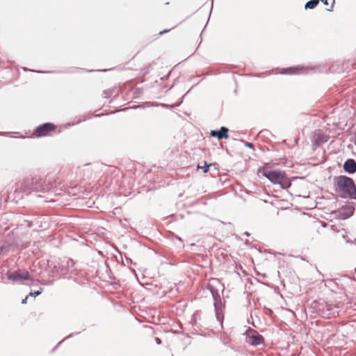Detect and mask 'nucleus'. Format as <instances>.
Here are the masks:
<instances>
[{
	"label": "nucleus",
	"mask_w": 356,
	"mask_h": 356,
	"mask_svg": "<svg viewBox=\"0 0 356 356\" xmlns=\"http://www.w3.org/2000/svg\"><path fill=\"white\" fill-rule=\"evenodd\" d=\"M53 184V179L47 176L35 175L24 178L15 186L13 200L17 203L32 193H47L51 190Z\"/></svg>",
	"instance_id": "obj_1"
},
{
	"label": "nucleus",
	"mask_w": 356,
	"mask_h": 356,
	"mask_svg": "<svg viewBox=\"0 0 356 356\" xmlns=\"http://www.w3.org/2000/svg\"><path fill=\"white\" fill-rule=\"evenodd\" d=\"M217 285L222 286V289H224V285L221 284L219 279L210 278L209 282L207 285V289L210 291L214 301L213 306L216 319L220 325H222L224 320L225 301L222 300Z\"/></svg>",
	"instance_id": "obj_2"
},
{
	"label": "nucleus",
	"mask_w": 356,
	"mask_h": 356,
	"mask_svg": "<svg viewBox=\"0 0 356 356\" xmlns=\"http://www.w3.org/2000/svg\"><path fill=\"white\" fill-rule=\"evenodd\" d=\"M334 190L342 198L356 200V185L354 180L346 175H339L334 179Z\"/></svg>",
	"instance_id": "obj_3"
},
{
	"label": "nucleus",
	"mask_w": 356,
	"mask_h": 356,
	"mask_svg": "<svg viewBox=\"0 0 356 356\" xmlns=\"http://www.w3.org/2000/svg\"><path fill=\"white\" fill-rule=\"evenodd\" d=\"M258 173L268 179L273 184H279L284 179L285 172L280 169H271L268 166L260 167Z\"/></svg>",
	"instance_id": "obj_4"
},
{
	"label": "nucleus",
	"mask_w": 356,
	"mask_h": 356,
	"mask_svg": "<svg viewBox=\"0 0 356 356\" xmlns=\"http://www.w3.org/2000/svg\"><path fill=\"white\" fill-rule=\"evenodd\" d=\"M312 307L316 310V312L323 318H329L332 314V307L323 300H314L312 303Z\"/></svg>",
	"instance_id": "obj_5"
},
{
	"label": "nucleus",
	"mask_w": 356,
	"mask_h": 356,
	"mask_svg": "<svg viewBox=\"0 0 356 356\" xmlns=\"http://www.w3.org/2000/svg\"><path fill=\"white\" fill-rule=\"evenodd\" d=\"M10 252L15 251L22 243L19 236L13 232H8L0 241Z\"/></svg>",
	"instance_id": "obj_6"
},
{
	"label": "nucleus",
	"mask_w": 356,
	"mask_h": 356,
	"mask_svg": "<svg viewBox=\"0 0 356 356\" xmlns=\"http://www.w3.org/2000/svg\"><path fill=\"white\" fill-rule=\"evenodd\" d=\"M7 279L13 282H18L31 280V276L27 270L17 269L16 270H8L6 273Z\"/></svg>",
	"instance_id": "obj_7"
},
{
	"label": "nucleus",
	"mask_w": 356,
	"mask_h": 356,
	"mask_svg": "<svg viewBox=\"0 0 356 356\" xmlns=\"http://www.w3.org/2000/svg\"><path fill=\"white\" fill-rule=\"evenodd\" d=\"M56 126L51 122H44L36 127L33 133L36 137H44L51 135V133L55 131Z\"/></svg>",
	"instance_id": "obj_8"
},
{
	"label": "nucleus",
	"mask_w": 356,
	"mask_h": 356,
	"mask_svg": "<svg viewBox=\"0 0 356 356\" xmlns=\"http://www.w3.org/2000/svg\"><path fill=\"white\" fill-rule=\"evenodd\" d=\"M355 212V207L353 203L344 204L338 210L334 211L337 216L341 220H346L351 217Z\"/></svg>",
	"instance_id": "obj_9"
},
{
	"label": "nucleus",
	"mask_w": 356,
	"mask_h": 356,
	"mask_svg": "<svg viewBox=\"0 0 356 356\" xmlns=\"http://www.w3.org/2000/svg\"><path fill=\"white\" fill-rule=\"evenodd\" d=\"M246 341L253 346H257L264 341V337L257 330L249 328V332L246 336Z\"/></svg>",
	"instance_id": "obj_10"
},
{
	"label": "nucleus",
	"mask_w": 356,
	"mask_h": 356,
	"mask_svg": "<svg viewBox=\"0 0 356 356\" xmlns=\"http://www.w3.org/2000/svg\"><path fill=\"white\" fill-rule=\"evenodd\" d=\"M309 69L304 65H296L282 68L280 73L282 74H307Z\"/></svg>",
	"instance_id": "obj_11"
},
{
	"label": "nucleus",
	"mask_w": 356,
	"mask_h": 356,
	"mask_svg": "<svg viewBox=\"0 0 356 356\" xmlns=\"http://www.w3.org/2000/svg\"><path fill=\"white\" fill-rule=\"evenodd\" d=\"M329 138V136L318 130L314 133L312 143L314 146L319 147L325 143L328 140Z\"/></svg>",
	"instance_id": "obj_12"
},
{
	"label": "nucleus",
	"mask_w": 356,
	"mask_h": 356,
	"mask_svg": "<svg viewBox=\"0 0 356 356\" xmlns=\"http://www.w3.org/2000/svg\"><path fill=\"white\" fill-rule=\"evenodd\" d=\"M228 132L229 129L225 126H222L219 129L211 130L210 136L213 138H217L218 140H221L229 138Z\"/></svg>",
	"instance_id": "obj_13"
},
{
	"label": "nucleus",
	"mask_w": 356,
	"mask_h": 356,
	"mask_svg": "<svg viewBox=\"0 0 356 356\" xmlns=\"http://www.w3.org/2000/svg\"><path fill=\"white\" fill-rule=\"evenodd\" d=\"M29 216L33 218L35 223V226L38 228L46 229L47 227V223L46 221L47 216L43 215H37L35 213L28 214Z\"/></svg>",
	"instance_id": "obj_14"
},
{
	"label": "nucleus",
	"mask_w": 356,
	"mask_h": 356,
	"mask_svg": "<svg viewBox=\"0 0 356 356\" xmlns=\"http://www.w3.org/2000/svg\"><path fill=\"white\" fill-rule=\"evenodd\" d=\"M343 170L350 175L356 172V161L353 159H348L343 165Z\"/></svg>",
	"instance_id": "obj_15"
},
{
	"label": "nucleus",
	"mask_w": 356,
	"mask_h": 356,
	"mask_svg": "<svg viewBox=\"0 0 356 356\" xmlns=\"http://www.w3.org/2000/svg\"><path fill=\"white\" fill-rule=\"evenodd\" d=\"M299 177H287L286 175H284V179H282V181H280V183H279V184L280 185L281 188L282 189H285V190H287L288 188H289L291 186V181L294 179H298Z\"/></svg>",
	"instance_id": "obj_16"
},
{
	"label": "nucleus",
	"mask_w": 356,
	"mask_h": 356,
	"mask_svg": "<svg viewBox=\"0 0 356 356\" xmlns=\"http://www.w3.org/2000/svg\"><path fill=\"white\" fill-rule=\"evenodd\" d=\"M320 0H309L305 4V9H314L319 3Z\"/></svg>",
	"instance_id": "obj_17"
},
{
	"label": "nucleus",
	"mask_w": 356,
	"mask_h": 356,
	"mask_svg": "<svg viewBox=\"0 0 356 356\" xmlns=\"http://www.w3.org/2000/svg\"><path fill=\"white\" fill-rule=\"evenodd\" d=\"M204 165L201 166L200 164L197 165V169H202L204 173H207L209 172V167L211 165H215L214 163H208L206 161H203Z\"/></svg>",
	"instance_id": "obj_18"
},
{
	"label": "nucleus",
	"mask_w": 356,
	"mask_h": 356,
	"mask_svg": "<svg viewBox=\"0 0 356 356\" xmlns=\"http://www.w3.org/2000/svg\"><path fill=\"white\" fill-rule=\"evenodd\" d=\"M10 251L0 241V257L7 255Z\"/></svg>",
	"instance_id": "obj_19"
},
{
	"label": "nucleus",
	"mask_w": 356,
	"mask_h": 356,
	"mask_svg": "<svg viewBox=\"0 0 356 356\" xmlns=\"http://www.w3.org/2000/svg\"><path fill=\"white\" fill-rule=\"evenodd\" d=\"M116 88H111V89H108V90H105L103 91V97L104 98H108L110 97L113 93L115 92Z\"/></svg>",
	"instance_id": "obj_20"
},
{
	"label": "nucleus",
	"mask_w": 356,
	"mask_h": 356,
	"mask_svg": "<svg viewBox=\"0 0 356 356\" xmlns=\"http://www.w3.org/2000/svg\"><path fill=\"white\" fill-rule=\"evenodd\" d=\"M42 291H43V289L42 288H40L38 290H36V291H31L28 294V296L29 297L30 296L36 297V296H39L40 294H41Z\"/></svg>",
	"instance_id": "obj_21"
},
{
	"label": "nucleus",
	"mask_w": 356,
	"mask_h": 356,
	"mask_svg": "<svg viewBox=\"0 0 356 356\" xmlns=\"http://www.w3.org/2000/svg\"><path fill=\"white\" fill-rule=\"evenodd\" d=\"M31 218V220H28V219L24 220V221L27 222V226L29 227H32L35 226V223H34V220H33V218Z\"/></svg>",
	"instance_id": "obj_22"
},
{
	"label": "nucleus",
	"mask_w": 356,
	"mask_h": 356,
	"mask_svg": "<svg viewBox=\"0 0 356 356\" xmlns=\"http://www.w3.org/2000/svg\"><path fill=\"white\" fill-rule=\"evenodd\" d=\"M334 3H335V0H330V8H326V10L327 11H332Z\"/></svg>",
	"instance_id": "obj_23"
},
{
	"label": "nucleus",
	"mask_w": 356,
	"mask_h": 356,
	"mask_svg": "<svg viewBox=\"0 0 356 356\" xmlns=\"http://www.w3.org/2000/svg\"><path fill=\"white\" fill-rule=\"evenodd\" d=\"M244 146L246 147H248V148H250V149H252L253 150H254V145L251 143H249V142H245L244 143Z\"/></svg>",
	"instance_id": "obj_24"
},
{
	"label": "nucleus",
	"mask_w": 356,
	"mask_h": 356,
	"mask_svg": "<svg viewBox=\"0 0 356 356\" xmlns=\"http://www.w3.org/2000/svg\"><path fill=\"white\" fill-rule=\"evenodd\" d=\"M191 323L193 325H196L197 319H196V316H195V313L192 316V318H191Z\"/></svg>",
	"instance_id": "obj_25"
},
{
	"label": "nucleus",
	"mask_w": 356,
	"mask_h": 356,
	"mask_svg": "<svg viewBox=\"0 0 356 356\" xmlns=\"http://www.w3.org/2000/svg\"><path fill=\"white\" fill-rule=\"evenodd\" d=\"M270 74H271V71H268V72H265L261 73V74L257 75V76H258V77H264L265 75H270Z\"/></svg>",
	"instance_id": "obj_26"
},
{
	"label": "nucleus",
	"mask_w": 356,
	"mask_h": 356,
	"mask_svg": "<svg viewBox=\"0 0 356 356\" xmlns=\"http://www.w3.org/2000/svg\"><path fill=\"white\" fill-rule=\"evenodd\" d=\"M184 99H181V97L177 101V102L172 105V107H177L181 105V104L183 102Z\"/></svg>",
	"instance_id": "obj_27"
},
{
	"label": "nucleus",
	"mask_w": 356,
	"mask_h": 356,
	"mask_svg": "<svg viewBox=\"0 0 356 356\" xmlns=\"http://www.w3.org/2000/svg\"><path fill=\"white\" fill-rule=\"evenodd\" d=\"M170 74H171V71H170L166 75H165L164 76L161 77V79L163 80V81H165L167 80L170 76Z\"/></svg>",
	"instance_id": "obj_28"
},
{
	"label": "nucleus",
	"mask_w": 356,
	"mask_h": 356,
	"mask_svg": "<svg viewBox=\"0 0 356 356\" xmlns=\"http://www.w3.org/2000/svg\"><path fill=\"white\" fill-rule=\"evenodd\" d=\"M170 30H171V29H165L163 31H161L159 34L160 35H163L164 33H168Z\"/></svg>",
	"instance_id": "obj_29"
},
{
	"label": "nucleus",
	"mask_w": 356,
	"mask_h": 356,
	"mask_svg": "<svg viewBox=\"0 0 356 356\" xmlns=\"http://www.w3.org/2000/svg\"><path fill=\"white\" fill-rule=\"evenodd\" d=\"M79 333H80V332H76V333H75V334L72 333V334H69L67 337H65V339H63V340H64V341H65V340H66V339H67L72 338V337H73L74 335H77V334H79Z\"/></svg>",
	"instance_id": "obj_30"
},
{
	"label": "nucleus",
	"mask_w": 356,
	"mask_h": 356,
	"mask_svg": "<svg viewBox=\"0 0 356 356\" xmlns=\"http://www.w3.org/2000/svg\"><path fill=\"white\" fill-rule=\"evenodd\" d=\"M64 341V340H61L51 350V353L54 352V350Z\"/></svg>",
	"instance_id": "obj_31"
},
{
	"label": "nucleus",
	"mask_w": 356,
	"mask_h": 356,
	"mask_svg": "<svg viewBox=\"0 0 356 356\" xmlns=\"http://www.w3.org/2000/svg\"><path fill=\"white\" fill-rule=\"evenodd\" d=\"M67 264L69 266H73L75 264V261L73 259H70Z\"/></svg>",
	"instance_id": "obj_32"
},
{
	"label": "nucleus",
	"mask_w": 356,
	"mask_h": 356,
	"mask_svg": "<svg viewBox=\"0 0 356 356\" xmlns=\"http://www.w3.org/2000/svg\"><path fill=\"white\" fill-rule=\"evenodd\" d=\"M325 6H328L330 0H320Z\"/></svg>",
	"instance_id": "obj_33"
},
{
	"label": "nucleus",
	"mask_w": 356,
	"mask_h": 356,
	"mask_svg": "<svg viewBox=\"0 0 356 356\" xmlns=\"http://www.w3.org/2000/svg\"><path fill=\"white\" fill-rule=\"evenodd\" d=\"M29 296L27 295L24 299L22 300V304L24 305L27 302V299Z\"/></svg>",
	"instance_id": "obj_34"
},
{
	"label": "nucleus",
	"mask_w": 356,
	"mask_h": 356,
	"mask_svg": "<svg viewBox=\"0 0 356 356\" xmlns=\"http://www.w3.org/2000/svg\"><path fill=\"white\" fill-rule=\"evenodd\" d=\"M38 73H53L54 71H38Z\"/></svg>",
	"instance_id": "obj_35"
},
{
	"label": "nucleus",
	"mask_w": 356,
	"mask_h": 356,
	"mask_svg": "<svg viewBox=\"0 0 356 356\" xmlns=\"http://www.w3.org/2000/svg\"><path fill=\"white\" fill-rule=\"evenodd\" d=\"M156 341L157 344H161L162 343L161 339L159 337H156Z\"/></svg>",
	"instance_id": "obj_36"
},
{
	"label": "nucleus",
	"mask_w": 356,
	"mask_h": 356,
	"mask_svg": "<svg viewBox=\"0 0 356 356\" xmlns=\"http://www.w3.org/2000/svg\"><path fill=\"white\" fill-rule=\"evenodd\" d=\"M193 88V86L191 89H189V90H188V91L185 95H184L181 97V99H184V98H186V95L190 92V91L191 90V89H192Z\"/></svg>",
	"instance_id": "obj_37"
},
{
	"label": "nucleus",
	"mask_w": 356,
	"mask_h": 356,
	"mask_svg": "<svg viewBox=\"0 0 356 356\" xmlns=\"http://www.w3.org/2000/svg\"><path fill=\"white\" fill-rule=\"evenodd\" d=\"M355 241H355H352V240H350V239H346V242L348 243H353Z\"/></svg>",
	"instance_id": "obj_38"
},
{
	"label": "nucleus",
	"mask_w": 356,
	"mask_h": 356,
	"mask_svg": "<svg viewBox=\"0 0 356 356\" xmlns=\"http://www.w3.org/2000/svg\"><path fill=\"white\" fill-rule=\"evenodd\" d=\"M112 69H108V70H98L97 71L98 72H106V71H109V70H111Z\"/></svg>",
	"instance_id": "obj_39"
},
{
	"label": "nucleus",
	"mask_w": 356,
	"mask_h": 356,
	"mask_svg": "<svg viewBox=\"0 0 356 356\" xmlns=\"http://www.w3.org/2000/svg\"><path fill=\"white\" fill-rule=\"evenodd\" d=\"M143 107H144L143 105H138V106H135L134 108H143Z\"/></svg>",
	"instance_id": "obj_40"
},
{
	"label": "nucleus",
	"mask_w": 356,
	"mask_h": 356,
	"mask_svg": "<svg viewBox=\"0 0 356 356\" xmlns=\"http://www.w3.org/2000/svg\"><path fill=\"white\" fill-rule=\"evenodd\" d=\"M126 259H127V261H128V262L132 263V261L131 259L126 258Z\"/></svg>",
	"instance_id": "obj_41"
},
{
	"label": "nucleus",
	"mask_w": 356,
	"mask_h": 356,
	"mask_svg": "<svg viewBox=\"0 0 356 356\" xmlns=\"http://www.w3.org/2000/svg\"><path fill=\"white\" fill-rule=\"evenodd\" d=\"M212 8H213V3H211V10H210V11H209V15H211V13Z\"/></svg>",
	"instance_id": "obj_42"
},
{
	"label": "nucleus",
	"mask_w": 356,
	"mask_h": 356,
	"mask_svg": "<svg viewBox=\"0 0 356 356\" xmlns=\"http://www.w3.org/2000/svg\"><path fill=\"white\" fill-rule=\"evenodd\" d=\"M177 239H178V240H179L181 242H183L182 239H181L180 237L177 236Z\"/></svg>",
	"instance_id": "obj_43"
},
{
	"label": "nucleus",
	"mask_w": 356,
	"mask_h": 356,
	"mask_svg": "<svg viewBox=\"0 0 356 356\" xmlns=\"http://www.w3.org/2000/svg\"><path fill=\"white\" fill-rule=\"evenodd\" d=\"M245 234L247 236H250V234H249L248 232H245Z\"/></svg>",
	"instance_id": "obj_44"
},
{
	"label": "nucleus",
	"mask_w": 356,
	"mask_h": 356,
	"mask_svg": "<svg viewBox=\"0 0 356 356\" xmlns=\"http://www.w3.org/2000/svg\"><path fill=\"white\" fill-rule=\"evenodd\" d=\"M342 237L346 239L347 236L346 235L343 234Z\"/></svg>",
	"instance_id": "obj_45"
},
{
	"label": "nucleus",
	"mask_w": 356,
	"mask_h": 356,
	"mask_svg": "<svg viewBox=\"0 0 356 356\" xmlns=\"http://www.w3.org/2000/svg\"><path fill=\"white\" fill-rule=\"evenodd\" d=\"M94 71H95V70H87V72H94Z\"/></svg>",
	"instance_id": "obj_46"
},
{
	"label": "nucleus",
	"mask_w": 356,
	"mask_h": 356,
	"mask_svg": "<svg viewBox=\"0 0 356 356\" xmlns=\"http://www.w3.org/2000/svg\"><path fill=\"white\" fill-rule=\"evenodd\" d=\"M206 28H207V26H204L203 28V30H205Z\"/></svg>",
	"instance_id": "obj_47"
},
{
	"label": "nucleus",
	"mask_w": 356,
	"mask_h": 356,
	"mask_svg": "<svg viewBox=\"0 0 356 356\" xmlns=\"http://www.w3.org/2000/svg\"><path fill=\"white\" fill-rule=\"evenodd\" d=\"M206 28H207V26H204L203 28V30H205Z\"/></svg>",
	"instance_id": "obj_48"
},
{
	"label": "nucleus",
	"mask_w": 356,
	"mask_h": 356,
	"mask_svg": "<svg viewBox=\"0 0 356 356\" xmlns=\"http://www.w3.org/2000/svg\"><path fill=\"white\" fill-rule=\"evenodd\" d=\"M206 28H207V26H204L203 28V30H205Z\"/></svg>",
	"instance_id": "obj_49"
},
{
	"label": "nucleus",
	"mask_w": 356,
	"mask_h": 356,
	"mask_svg": "<svg viewBox=\"0 0 356 356\" xmlns=\"http://www.w3.org/2000/svg\"><path fill=\"white\" fill-rule=\"evenodd\" d=\"M174 87V84L170 86V88H172Z\"/></svg>",
	"instance_id": "obj_50"
},
{
	"label": "nucleus",
	"mask_w": 356,
	"mask_h": 356,
	"mask_svg": "<svg viewBox=\"0 0 356 356\" xmlns=\"http://www.w3.org/2000/svg\"><path fill=\"white\" fill-rule=\"evenodd\" d=\"M174 87V84L170 86V88H172Z\"/></svg>",
	"instance_id": "obj_51"
},
{
	"label": "nucleus",
	"mask_w": 356,
	"mask_h": 356,
	"mask_svg": "<svg viewBox=\"0 0 356 356\" xmlns=\"http://www.w3.org/2000/svg\"><path fill=\"white\" fill-rule=\"evenodd\" d=\"M174 87V84L170 86V88H172Z\"/></svg>",
	"instance_id": "obj_52"
},
{
	"label": "nucleus",
	"mask_w": 356,
	"mask_h": 356,
	"mask_svg": "<svg viewBox=\"0 0 356 356\" xmlns=\"http://www.w3.org/2000/svg\"><path fill=\"white\" fill-rule=\"evenodd\" d=\"M355 274H356V268H355Z\"/></svg>",
	"instance_id": "obj_53"
},
{
	"label": "nucleus",
	"mask_w": 356,
	"mask_h": 356,
	"mask_svg": "<svg viewBox=\"0 0 356 356\" xmlns=\"http://www.w3.org/2000/svg\"><path fill=\"white\" fill-rule=\"evenodd\" d=\"M352 356H356V355H352Z\"/></svg>",
	"instance_id": "obj_54"
}]
</instances>
